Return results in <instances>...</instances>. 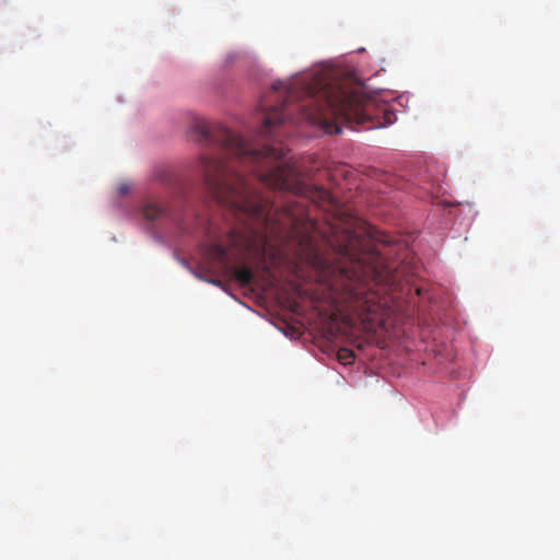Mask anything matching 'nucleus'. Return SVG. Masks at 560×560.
Instances as JSON below:
<instances>
[{
  "mask_svg": "<svg viewBox=\"0 0 560 560\" xmlns=\"http://www.w3.org/2000/svg\"><path fill=\"white\" fill-rule=\"evenodd\" d=\"M211 282L214 283V284H218V285L221 283L220 281H215V280H213Z\"/></svg>",
  "mask_w": 560,
  "mask_h": 560,
  "instance_id": "6e6552de",
  "label": "nucleus"
},
{
  "mask_svg": "<svg viewBox=\"0 0 560 560\" xmlns=\"http://www.w3.org/2000/svg\"><path fill=\"white\" fill-rule=\"evenodd\" d=\"M195 131L200 140L211 142L233 156V162L224 159L201 155L198 170L205 185L213 199L236 215L253 218L266 225L273 222L280 231L291 229L299 233L304 226L301 244L313 247L318 232L327 245L346 261L338 270L337 279L331 283V291L338 304L350 316L357 317L365 331H375L385 327L389 307L385 298L372 289L371 283L383 284L393 289L398 281V273L388 266L384 255L370 245L369 238L390 244L385 235H375L371 228L360 226L354 218L328 224L320 231L317 223L304 215V207L294 200L288 201L281 214L267 197L259 194L248 179L236 171L234 163L248 167L255 177L273 190L291 192L295 197L310 199L320 206H336V200L327 189L305 183L295 166L287 158L289 150L282 143L265 144L261 149L252 148L240 135L218 125L212 128L199 121Z\"/></svg>",
  "mask_w": 560,
  "mask_h": 560,
  "instance_id": "f257e3e1",
  "label": "nucleus"
},
{
  "mask_svg": "<svg viewBox=\"0 0 560 560\" xmlns=\"http://www.w3.org/2000/svg\"><path fill=\"white\" fill-rule=\"evenodd\" d=\"M128 190H129V188L125 184H121V185L118 186V192L121 196L126 195L128 192Z\"/></svg>",
  "mask_w": 560,
  "mask_h": 560,
  "instance_id": "0eeeda50",
  "label": "nucleus"
},
{
  "mask_svg": "<svg viewBox=\"0 0 560 560\" xmlns=\"http://www.w3.org/2000/svg\"><path fill=\"white\" fill-rule=\"evenodd\" d=\"M208 256L215 262L228 268L241 285L246 287L253 283L255 275L252 267L246 265L241 267L231 266L228 257V249L223 244L218 242L210 244L208 248Z\"/></svg>",
  "mask_w": 560,
  "mask_h": 560,
  "instance_id": "7ed1b4c3",
  "label": "nucleus"
},
{
  "mask_svg": "<svg viewBox=\"0 0 560 560\" xmlns=\"http://www.w3.org/2000/svg\"><path fill=\"white\" fill-rule=\"evenodd\" d=\"M143 217L147 221H154L162 217H171L168 211L154 202H149L143 207Z\"/></svg>",
  "mask_w": 560,
  "mask_h": 560,
  "instance_id": "20e7f679",
  "label": "nucleus"
},
{
  "mask_svg": "<svg viewBox=\"0 0 560 560\" xmlns=\"http://www.w3.org/2000/svg\"><path fill=\"white\" fill-rule=\"evenodd\" d=\"M228 241H229L231 246H238L240 242H241V238H240V235L237 234V232L230 231L229 234H228Z\"/></svg>",
  "mask_w": 560,
  "mask_h": 560,
  "instance_id": "423d86ee",
  "label": "nucleus"
},
{
  "mask_svg": "<svg viewBox=\"0 0 560 560\" xmlns=\"http://www.w3.org/2000/svg\"><path fill=\"white\" fill-rule=\"evenodd\" d=\"M271 88L276 92L284 89L285 96L280 105L266 110L261 137H268L272 128L285 120H299L292 117L291 106H295L302 119L322 126L327 133H340L342 126L369 130L396 121L388 104L366 96L352 77L338 78L319 71L295 77L289 83L276 81Z\"/></svg>",
  "mask_w": 560,
  "mask_h": 560,
  "instance_id": "f03ea898",
  "label": "nucleus"
},
{
  "mask_svg": "<svg viewBox=\"0 0 560 560\" xmlns=\"http://www.w3.org/2000/svg\"><path fill=\"white\" fill-rule=\"evenodd\" d=\"M337 358L340 363L342 364H349L354 359V353L352 350L348 348H340L337 352Z\"/></svg>",
  "mask_w": 560,
  "mask_h": 560,
  "instance_id": "39448f33",
  "label": "nucleus"
}]
</instances>
